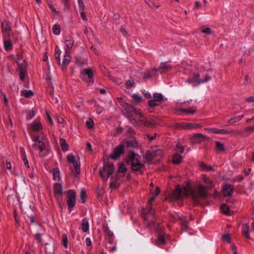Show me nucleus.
Wrapping results in <instances>:
<instances>
[{"label": "nucleus", "instance_id": "obj_8", "mask_svg": "<svg viewBox=\"0 0 254 254\" xmlns=\"http://www.w3.org/2000/svg\"><path fill=\"white\" fill-rule=\"evenodd\" d=\"M32 140L34 142L33 144V147L35 149H39L40 152H42L45 149V143L43 141L40 139V136L39 135L34 136Z\"/></svg>", "mask_w": 254, "mask_h": 254}, {"label": "nucleus", "instance_id": "obj_3", "mask_svg": "<svg viewBox=\"0 0 254 254\" xmlns=\"http://www.w3.org/2000/svg\"><path fill=\"white\" fill-rule=\"evenodd\" d=\"M114 170L115 168L112 163L104 162L102 169L99 171L100 177L104 181H107L113 174Z\"/></svg>", "mask_w": 254, "mask_h": 254}, {"label": "nucleus", "instance_id": "obj_30", "mask_svg": "<svg viewBox=\"0 0 254 254\" xmlns=\"http://www.w3.org/2000/svg\"><path fill=\"white\" fill-rule=\"evenodd\" d=\"M132 99H133V103L135 104H138L139 103H140L142 99V97L141 96L138 95V94H133L132 96H131Z\"/></svg>", "mask_w": 254, "mask_h": 254}, {"label": "nucleus", "instance_id": "obj_42", "mask_svg": "<svg viewBox=\"0 0 254 254\" xmlns=\"http://www.w3.org/2000/svg\"><path fill=\"white\" fill-rule=\"evenodd\" d=\"M244 117V115L242 116H239L238 117L231 118L229 121H228L229 123L233 124L236 123L239 121H240Z\"/></svg>", "mask_w": 254, "mask_h": 254}, {"label": "nucleus", "instance_id": "obj_25", "mask_svg": "<svg viewBox=\"0 0 254 254\" xmlns=\"http://www.w3.org/2000/svg\"><path fill=\"white\" fill-rule=\"evenodd\" d=\"M60 144L62 150L64 151H67L68 149V144L66 143L65 139L61 138L60 139Z\"/></svg>", "mask_w": 254, "mask_h": 254}, {"label": "nucleus", "instance_id": "obj_51", "mask_svg": "<svg viewBox=\"0 0 254 254\" xmlns=\"http://www.w3.org/2000/svg\"><path fill=\"white\" fill-rule=\"evenodd\" d=\"M174 128L177 129H185L184 123L182 124L179 123H176L174 125Z\"/></svg>", "mask_w": 254, "mask_h": 254}, {"label": "nucleus", "instance_id": "obj_13", "mask_svg": "<svg viewBox=\"0 0 254 254\" xmlns=\"http://www.w3.org/2000/svg\"><path fill=\"white\" fill-rule=\"evenodd\" d=\"M130 165L133 171L138 172L140 174L143 173L141 169L144 167V164L141 163L139 161L131 163Z\"/></svg>", "mask_w": 254, "mask_h": 254}, {"label": "nucleus", "instance_id": "obj_5", "mask_svg": "<svg viewBox=\"0 0 254 254\" xmlns=\"http://www.w3.org/2000/svg\"><path fill=\"white\" fill-rule=\"evenodd\" d=\"M125 151V144L121 142L113 150V152L110 155V157L115 160L118 159L120 156L124 154Z\"/></svg>", "mask_w": 254, "mask_h": 254}, {"label": "nucleus", "instance_id": "obj_58", "mask_svg": "<svg viewBox=\"0 0 254 254\" xmlns=\"http://www.w3.org/2000/svg\"><path fill=\"white\" fill-rule=\"evenodd\" d=\"M120 31L121 33H122V34L125 36H126L127 35V30H126L125 28V26H121L120 29Z\"/></svg>", "mask_w": 254, "mask_h": 254}, {"label": "nucleus", "instance_id": "obj_18", "mask_svg": "<svg viewBox=\"0 0 254 254\" xmlns=\"http://www.w3.org/2000/svg\"><path fill=\"white\" fill-rule=\"evenodd\" d=\"M1 29L3 32L10 31L11 30V23L7 20L3 21L2 23Z\"/></svg>", "mask_w": 254, "mask_h": 254}, {"label": "nucleus", "instance_id": "obj_9", "mask_svg": "<svg viewBox=\"0 0 254 254\" xmlns=\"http://www.w3.org/2000/svg\"><path fill=\"white\" fill-rule=\"evenodd\" d=\"M67 160L68 162L73 164L75 173L78 175L80 173V163L75 160L74 156L72 154H69L67 156Z\"/></svg>", "mask_w": 254, "mask_h": 254}, {"label": "nucleus", "instance_id": "obj_12", "mask_svg": "<svg viewBox=\"0 0 254 254\" xmlns=\"http://www.w3.org/2000/svg\"><path fill=\"white\" fill-rule=\"evenodd\" d=\"M205 130H207L208 132L222 134H227L233 132V131H229L224 129H218L216 128H205Z\"/></svg>", "mask_w": 254, "mask_h": 254}, {"label": "nucleus", "instance_id": "obj_17", "mask_svg": "<svg viewBox=\"0 0 254 254\" xmlns=\"http://www.w3.org/2000/svg\"><path fill=\"white\" fill-rule=\"evenodd\" d=\"M65 43L66 44L65 52L66 54H67L68 51H70L72 48L74 44V41L72 38L69 37L68 39L65 40Z\"/></svg>", "mask_w": 254, "mask_h": 254}, {"label": "nucleus", "instance_id": "obj_38", "mask_svg": "<svg viewBox=\"0 0 254 254\" xmlns=\"http://www.w3.org/2000/svg\"><path fill=\"white\" fill-rule=\"evenodd\" d=\"M136 116H138V120L141 123L143 124L144 121L146 119V118L141 113V110L137 112Z\"/></svg>", "mask_w": 254, "mask_h": 254}, {"label": "nucleus", "instance_id": "obj_31", "mask_svg": "<svg viewBox=\"0 0 254 254\" xmlns=\"http://www.w3.org/2000/svg\"><path fill=\"white\" fill-rule=\"evenodd\" d=\"M76 64L79 66L86 64H87V59L84 58L78 57L76 59Z\"/></svg>", "mask_w": 254, "mask_h": 254}, {"label": "nucleus", "instance_id": "obj_35", "mask_svg": "<svg viewBox=\"0 0 254 254\" xmlns=\"http://www.w3.org/2000/svg\"><path fill=\"white\" fill-rule=\"evenodd\" d=\"M153 154L150 150H147L145 153V158L147 161L149 162L152 161V160L154 158L153 156Z\"/></svg>", "mask_w": 254, "mask_h": 254}, {"label": "nucleus", "instance_id": "obj_23", "mask_svg": "<svg viewBox=\"0 0 254 254\" xmlns=\"http://www.w3.org/2000/svg\"><path fill=\"white\" fill-rule=\"evenodd\" d=\"M81 73L83 76L87 75L90 79H92L94 75L93 71L90 68L84 69Z\"/></svg>", "mask_w": 254, "mask_h": 254}, {"label": "nucleus", "instance_id": "obj_37", "mask_svg": "<svg viewBox=\"0 0 254 254\" xmlns=\"http://www.w3.org/2000/svg\"><path fill=\"white\" fill-rule=\"evenodd\" d=\"M221 211L225 214H228L229 213L230 208L226 204H223L221 205Z\"/></svg>", "mask_w": 254, "mask_h": 254}, {"label": "nucleus", "instance_id": "obj_59", "mask_svg": "<svg viewBox=\"0 0 254 254\" xmlns=\"http://www.w3.org/2000/svg\"><path fill=\"white\" fill-rule=\"evenodd\" d=\"M222 238L223 240H225L228 243H230L231 242V238L230 237V235L229 234H225L223 235Z\"/></svg>", "mask_w": 254, "mask_h": 254}, {"label": "nucleus", "instance_id": "obj_16", "mask_svg": "<svg viewBox=\"0 0 254 254\" xmlns=\"http://www.w3.org/2000/svg\"><path fill=\"white\" fill-rule=\"evenodd\" d=\"M191 83L193 86H197L202 83V80L200 79V75L198 73L193 75L191 78Z\"/></svg>", "mask_w": 254, "mask_h": 254}, {"label": "nucleus", "instance_id": "obj_33", "mask_svg": "<svg viewBox=\"0 0 254 254\" xmlns=\"http://www.w3.org/2000/svg\"><path fill=\"white\" fill-rule=\"evenodd\" d=\"M216 148L219 152L224 151L225 150L224 145L223 143H221L220 141H216Z\"/></svg>", "mask_w": 254, "mask_h": 254}, {"label": "nucleus", "instance_id": "obj_44", "mask_svg": "<svg viewBox=\"0 0 254 254\" xmlns=\"http://www.w3.org/2000/svg\"><path fill=\"white\" fill-rule=\"evenodd\" d=\"M63 245L65 248H67L68 245V240L67 235L64 234L62 235Z\"/></svg>", "mask_w": 254, "mask_h": 254}, {"label": "nucleus", "instance_id": "obj_29", "mask_svg": "<svg viewBox=\"0 0 254 254\" xmlns=\"http://www.w3.org/2000/svg\"><path fill=\"white\" fill-rule=\"evenodd\" d=\"M182 157L179 154H175L173 157V162L175 164H179L182 161Z\"/></svg>", "mask_w": 254, "mask_h": 254}, {"label": "nucleus", "instance_id": "obj_2", "mask_svg": "<svg viewBox=\"0 0 254 254\" xmlns=\"http://www.w3.org/2000/svg\"><path fill=\"white\" fill-rule=\"evenodd\" d=\"M145 224L150 227L155 224L156 218L155 215V210L152 208H145L141 213Z\"/></svg>", "mask_w": 254, "mask_h": 254}, {"label": "nucleus", "instance_id": "obj_32", "mask_svg": "<svg viewBox=\"0 0 254 254\" xmlns=\"http://www.w3.org/2000/svg\"><path fill=\"white\" fill-rule=\"evenodd\" d=\"M4 47L6 51H10L12 49V45L10 40L4 41Z\"/></svg>", "mask_w": 254, "mask_h": 254}, {"label": "nucleus", "instance_id": "obj_40", "mask_svg": "<svg viewBox=\"0 0 254 254\" xmlns=\"http://www.w3.org/2000/svg\"><path fill=\"white\" fill-rule=\"evenodd\" d=\"M54 34L59 35L61 32V28L59 25H54L52 28Z\"/></svg>", "mask_w": 254, "mask_h": 254}, {"label": "nucleus", "instance_id": "obj_22", "mask_svg": "<svg viewBox=\"0 0 254 254\" xmlns=\"http://www.w3.org/2000/svg\"><path fill=\"white\" fill-rule=\"evenodd\" d=\"M137 155L135 154L134 152H131V154H130L127 158V163H129L130 164L132 163L135 162V161H138V159L136 158Z\"/></svg>", "mask_w": 254, "mask_h": 254}, {"label": "nucleus", "instance_id": "obj_24", "mask_svg": "<svg viewBox=\"0 0 254 254\" xmlns=\"http://www.w3.org/2000/svg\"><path fill=\"white\" fill-rule=\"evenodd\" d=\"M178 219L181 225L185 228V230H187L188 228L189 222L187 221L186 217L183 216H178Z\"/></svg>", "mask_w": 254, "mask_h": 254}, {"label": "nucleus", "instance_id": "obj_41", "mask_svg": "<svg viewBox=\"0 0 254 254\" xmlns=\"http://www.w3.org/2000/svg\"><path fill=\"white\" fill-rule=\"evenodd\" d=\"M181 111L182 112L187 113L188 114H193L196 113V108L194 107L192 109H181Z\"/></svg>", "mask_w": 254, "mask_h": 254}, {"label": "nucleus", "instance_id": "obj_52", "mask_svg": "<svg viewBox=\"0 0 254 254\" xmlns=\"http://www.w3.org/2000/svg\"><path fill=\"white\" fill-rule=\"evenodd\" d=\"M185 129L195 127L196 126L191 123H184Z\"/></svg>", "mask_w": 254, "mask_h": 254}, {"label": "nucleus", "instance_id": "obj_6", "mask_svg": "<svg viewBox=\"0 0 254 254\" xmlns=\"http://www.w3.org/2000/svg\"><path fill=\"white\" fill-rule=\"evenodd\" d=\"M76 202V193L72 190H70L67 191V205L68 210L70 212L74 207Z\"/></svg>", "mask_w": 254, "mask_h": 254}, {"label": "nucleus", "instance_id": "obj_61", "mask_svg": "<svg viewBox=\"0 0 254 254\" xmlns=\"http://www.w3.org/2000/svg\"><path fill=\"white\" fill-rule=\"evenodd\" d=\"M244 131L245 132L254 131V126L245 127L244 128Z\"/></svg>", "mask_w": 254, "mask_h": 254}, {"label": "nucleus", "instance_id": "obj_20", "mask_svg": "<svg viewBox=\"0 0 254 254\" xmlns=\"http://www.w3.org/2000/svg\"><path fill=\"white\" fill-rule=\"evenodd\" d=\"M250 227L248 224H244L242 226V233L245 237L248 239H250L249 235Z\"/></svg>", "mask_w": 254, "mask_h": 254}, {"label": "nucleus", "instance_id": "obj_54", "mask_svg": "<svg viewBox=\"0 0 254 254\" xmlns=\"http://www.w3.org/2000/svg\"><path fill=\"white\" fill-rule=\"evenodd\" d=\"M78 2L80 9H81L82 10H84L85 6L84 4L83 0H78Z\"/></svg>", "mask_w": 254, "mask_h": 254}, {"label": "nucleus", "instance_id": "obj_62", "mask_svg": "<svg viewBox=\"0 0 254 254\" xmlns=\"http://www.w3.org/2000/svg\"><path fill=\"white\" fill-rule=\"evenodd\" d=\"M60 55H61V54L58 53V52L55 53V58H56L57 62L59 64V65H61V61H60Z\"/></svg>", "mask_w": 254, "mask_h": 254}, {"label": "nucleus", "instance_id": "obj_48", "mask_svg": "<svg viewBox=\"0 0 254 254\" xmlns=\"http://www.w3.org/2000/svg\"><path fill=\"white\" fill-rule=\"evenodd\" d=\"M87 127L89 128H91L94 126L93 121L91 119H88L86 122Z\"/></svg>", "mask_w": 254, "mask_h": 254}, {"label": "nucleus", "instance_id": "obj_60", "mask_svg": "<svg viewBox=\"0 0 254 254\" xmlns=\"http://www.w3.org/2000/svg\"><path fill=\"white\" fill-rule=\"evenodd\" d=\"M153 155V156L154 158H155V156L160 155L162 154V151L160 150H158L156 151H151Z\"/></svg>", "mask_w": 254, "mask_h": 254}, {"label": "nucleus", "instance_id": "obj_10", "mask_svg": "<svg viewBox=\"0 0 254 254\" xmlns=\"http://www.w3.org/2000/svg\"><path fill=\"white\" fill-rule=\"evenodd\" d=\"M222 191L224 196H231L234 191V187L232 185L227 184L223 186Z\"/></svg>", "mask_w": 254, "mask_h": 254}, {"label": "nucleus", "instance_id": "obj_39", "mask_svg": "<svg viewBox=\"0 0 254 254\" xmlns=\"http://www.w3.org/2000/svg\"><path fill=\"white\" fill-rule=\"evenodd\" d=\"M153 96L155 100L160 102H161L163 100V96L160 93H155L153 94Z\"/></svg>", "mask_w": 254, "mask_h": 254}, {"label": "nucleus", "instance_id": "obj_11", "mask_svg": "<svg viewBox=\"0 0 254 254\" xmlns=\"http://www.w3.org/2000/svg\"><path fill=\"white\" fill-rule=\"evenodd\" d=\"M122 143L125 144V148H137L138 143L136 142L135 138L131 137L127 138L125 141L123 142Z\"/></svg>", "mask_w": 254, "mask_h": 254}, {"label": "nucleus", "instance_id": "obj_45", "mask_svg": "<svg viewBox=\"0 0 254 254\" xmlns=\"http://www.w3.org/2000/svg\"><path fill=\"white\" fill-rule=\"evenodd\" d=\"M21 155H22V157L23 158V162H24V165L28 166V160L26 157L25 152H23V149L22 148L21 149Z\"/></svg>", "mask_w": 254, "mask_h": 254}, {"label": "nucleus", "instance_id": "obj_50", "mask_svg": "<svg viewBox=\"0 0 254 254\" xmlns=\"http://www.w3.org/2000/svg\"><path fill=\"white\" fill-rule=\"evenodd\" d=\"M126 84L127 85V86L128 87V88H131L132 87H133L134 84H135V83L133 81V80H127L126 82Z\"/></svg>", "mask_w": 254, "mask_h": 254}, {"label": "nucleus", "instance_id": "obj_57", "mask_svg": "<svg viewBox=\"0 0 254 254\" xmlns=\"http://www.w3.org/2000/svg\"><path fill=\"white\" fill-rule=\"evenodd\" d=\"M17 64L18 65V68L20 71H22V69H23V71H26V66L24 64H19L17 62Z\"/></svg>", "mask_w": 254, "mask_h": 254}, {"label": "nucleus", "instance_id": "obj_15", "mask_svg": "<svg viewBox=\"0 0 254 254\" xmlns=\"http://www.w3.org/2000/svg\"><path fill=\"white\" fill-rule=\"evenodd\" d=\"M127 171V168L126 166L124 164L121 163L119 167L115 180L119 178V177L121 176V175H120V173L124 174L122 176V177H123L125 176V174L126 173Z\"/></svg>", "mask_w": 254, "mask_h": 254}, {"label": "nucleus", "instance_id": "obj_36", "mask_svg": "<svg viewBox=\"0 0 254 254\" xmlns=\"http://www.w3.org/2000/svg\"><path fill=\"white\" fill-rule=\"evenodd\" d=\"M161 102H160L156 100L153 99L150 100L148 102V106L149 107H155L156 106H157L160 104Z\"/></svg>", "mask_w": 254, "mask_h": 254}, {"label": "nucleus", "instance_id": "obj_34", "mask_svg": "<svg viewBox=\"0 0 254 254\" xmlns=\"http://www.w3.org/2000/svg\"><path fill=\"white\" fill-rule=\"evenodd\" d=\"M21 93L22 95L26 98H30L34 95L33 92L30 90H27L24 89L21 91Z\"/></svg>", "mask_w": 254, "mask_h": 254}, {"label": "nucleus", "instance_id": "obj_47", "mask_svg": "<svg viewBox=\"0 0 254 254\" xmlns=\"http://www.w3.org/2000/svg\"><path fill=\"white\" fill-rule=\"evenodd\" d=\"M80 196L81 199L82 200V203H84L86 200L85 198L86 197V193H85V191L83 190H82L80 191Z\"/></svg>", "mask_w": 254, "mask_h": 254}, {"label": "nucleus", "instance_id": "obj_7", "mask_svg": "<svg viewBox=\"0 0 254 254\" xmlns=\"http://www.w3.org/2000/svg\"><path fill=\"white\" fill-rule=\"evenodd\" d=\"M207 137L200 133H197L192 134L190 137V143L192 144L200 143L204 140L206 139Z\"/></svg>", "mask_w": 254, "mask_h": 254}, {"label": "nucleus", "instance_id": "obj_27", "mask_svg": "<svg viewBox=\"0 0 254 254\" xmlns=\"http://www.w3.org/2000/svg\"><path fill=\"white\" fill-rule=\"evenodd\" d=\"M53 180L55 181H59L60 178V170L58 168H55L53 170Z\"/></svg>", "mask_w": 254, "mask_h": 254}, {"label": "nucleus", "instance_id": "obj_64", "mask_svg": "<svg viewBox=\"0 0 254 254\" xmlns=\"http://www.w3.org/2000/svg\"><path fill=\"white\" fill-rule=\"evenodd\" d=\"M245 101L250 103L254 102V96H250L246 98L245 99Z\"/></svg>", "mask_w": 254, "mask_h": 254}, {"label": "nucleus", "instance_id": "obj_55", "mask_svg": "<svg viewBox=\"0 0 254 254\" xmlns=\"http://www.w3.org/2000/svg\"><path fill=\"white\" fill-rule=\"evenodd\" d=\"M34 238L36 240L38 241V243H41L42 241L41 235L39 233L36 234L34 235Z\"/></svg>", "mask_w": 254, "mask_h": 254}, {"label": "nucleus", "instance_id": "obj_63", "mask_svg": "<svg viewBox=\"0 0 254 254\" xmlns=\"http://www.w3.org/2000/svg\"><path fill=\"white\" fill-rule=\"evenodd\" d=\"M153 225H154V226L155 227V229L158 233H161L162 232V228L161 227H159V223H157V224L155 223V224H154Z\"/></svg>", "mask_w": 254, "mask_h": 254}, {"label": "nucleus", "instance_id": "obj_19", "mask_svg": "<svg viewBox=\"0 0 254 254\" xmlns=\"http://www.w3.org/2000/svg\"><path fill=\"white\" fill-rule=\"evenodd\" d=\"M171 68V66L166 63H162L160 64V66L157 68V71L160 73L164 72Z\"/></svg>", "mask_w": 254, "mask_h": 254}, {"label": "nucleus", "instance_id": "obj_49", "mask_svg": "<svg viewBox=\"0 0 254 254\" xmlns=\"http://www.w3.org/2000/svg\"><path fill=\"white\" fill-rule=\"evenodd\" d=\"M143 125L145 126L149 127H155V124L153 123H152L150 121H147L146 119L145 120V121H144Z\"/></svg>", "mask_w": 254, "mask_h": 254}, {"label": "nucleus", "instance_id": "obj_56", "mask_svg": "<svg viewBox=\"0 0 254 254\" xmlns=\"http://www.w3.org/2000/svg\"><path fill=\"white\" fill-rule=\"evenodd\" d=\"M156 196H152L148 201V205L146 208H151L152 202L155 200Z\"/></svg>", "mask_w": 254, "mask_h": 254}, {"label": "nucleus", "instance_id": "obj_28", "mask_svg": "<svg viewBox=\"0 0 254 254\" xmlns=\"http://www.w3.org/2000/svg\"><path fill=\"white\" fill-rule=\"evenodd\" d=\"M31 127L33 130L38 131L42 128V125L40 122L35 121L31 124Z\"/></svg>", "mask_w": 254, "mask_h": 254}, {"label": "nucleus", "instance_id": "obj_14", "mask_svg": "<svg viewBox=\"0 0 254 254\" xmlns=\"http://www.w3.org/2000/svg\"><path fill=\"white\" fill-rule=\"evenodd\" d=\"M54 193L55 195H62L63 186L60 183H55L54 186Z\"/></svg>", "mask_w": 254, "mask_h": 254}, {"label": "nucleus", "instance_id": "obj_4", "mask_svg": "<svg viewBox=\"0 0 254 254\" xmlns=\"http://www.w3.org/2000/svg\"><path fill=\"white\" fill-rule=\"evenodd\" d=\"M124 107L125 108L126 111H127V117L128 120L129 121L131 124H132L134 126H137L138 123L136 119L133 118V114L134 115L137 114V112L139 111L140 110H137L134 107H133L131 105L128 103H125L124 105Z\"/></svg>", "mask_w": 254, "mask_h": 254}, {"label": "nucleus", "instance_id": "obj_1", "mask_svg": "<svg viewBox=\"0 0 254 254\" xmlns=\"http://www.w3.org/2000/svg\"><path fill=\"white\" fill-rule=\"evenodd\" d=\"M207 188L202 185H199L193 190H191L190 188L188 186L182 188L178 185L171 193L170 199L172 201L182 199L185 196H188L190 193L193 203L198 204L199 202V198L204 199L207 197Z\"/></svg>", "mask_w": 254, "mask_h": 254}, {"label": "nucleus", "instance_id": "obj_21", "mask_svg": "<svg viewBox=\"0 0 254 254\" xmlns=\"http://www.w3.org/2000/svg\"><path fill=\"white\" fill-rule=\"evenodd\" d=\"M70 57L67 55V54H66L65 53L64 55V59L63 60V62L62 63V64H61L63 69H64L66 68V66L70 62Z\"/></svg>", "mask_w": 254, "mask_h": 254}, {"label": "nucleus", "instance_id": "obj_53", "mask_svg": "<svg viewBox=\"0 0 254 254\" xmlns=\"http://www.w3.org/2000/svg\"><path fill=\"white\" fill-rule=\"evenodd\" d=\"M201 32L206 34H208V35H210L212 33V30L209 27H207V28H205V29H203L201 31Z\"/></svg>", "mask_w": 254, "mask_h": 254}, {"label": "nucleus", "instance_id": "obj_43", "mask_svg": "<svg viewBox=\"0 0 254 254\" xmlns=\"http://www.w3.org/2000/svg\"><path fill=\"white\" fill-rule=\"evenodd\" d=\"M158 245H164L165 243V239L164 236L160 235L157 239V241Z\"/></svg>", "mask_w": 254, "mask_h": 254}, {"label": "nucleus", "instance_id": "obj_46", "mask_svg": "<svg viewBox=\"0 0 254 254\" xmlns=\"http://www.w3.org/2000/svg\"><path fill=\"white\" fill-rule=\"evenodd\" d=\"M100 69H101L102 72L104 74V75L108 76L110 77H111V76L110 75V74H109V72L108 69L106 68L105 66L102 65L100 66Z\"/></svg>", "mask_w": 254, "mask_h": 254}, {"label": "nucleus", "instance_id": "obj_26", "mask_svg": "<svg viewBox=\"0 0 254 254\" xmlns=\"http://www.w3.org/2000/svg\"><path fill=\"white\" fill-rule=\"evenodd\" d=\"M81 226L82 230L84 232H87L89 230V223L87 218H85L83 219Z\"/></svg>", "mask_w": 254, "mask_h": 254}]
</instances>
